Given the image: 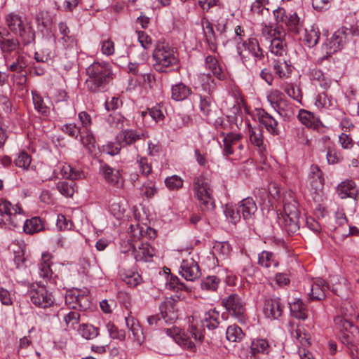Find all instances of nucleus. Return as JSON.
Masks as SVG:
<instances>
[{
    "label": "nucleus",
    "instance_id": "1",
    "mask_svg": "<svg viewBox=\"0 0 359 359\" xmlns=\"http://www.w3.org/2000/svg\"><path fill=\"white\" fill-rule=\"evenodd\" d=\"M87 88L93 93L107 90L108 85L114 79L111 65L105 61H95L86 69Z\"/></svg>",
    "mask_w": 359,
    "mask_h": 359
},
{
    "label": "nucleus",
    "instance_id": "2",
    "mask_svg": "<svg viewBox=\"0 0 359 359\" xmlns=\"http://www.w3.org/2000/svg\"><path fill=\"white\" fill-rule=\"evenodd\" d=\"M27 217V212L20 203L13 204L7 199L0 198L1 227L20 228Z\"/></svg>",
    "mask_w": 359,
    "mask_h": 359
},
{
    "label": "nucleus",
    "instance_id": "3",
    "mask_svg": "<svg viewBox=\"0 0 359 359\" xmlns=\"http://www.w3.org/2000/svg\"><path fill=\"white\" fill-rule=\"evenodd\" d=\"M4 20L9 31L18 36L25 45L34 41V31L25 18L12 12L7 14Z\"/></svg>",
    "mask_w": 359,
    "mask_h": 359
},
{
    "label": "nucleus",
    "instance_id": "4",
    "mask_svg": "<svg viewBox=\"0 0 359 359\" xmlns=\"http://www.w3.org/2000/svg\"><path fill=\"white\" fill-rule=\"evenodd\" d=\"M195 196L198 201V205L203 212H211L215 208V200L212 198V189L210 180L203 175L196 177L194 180Z\"/></svg>",
    "mask_w": 359,
    "mask_h": 359
},
{
    "label": "nucleus",
    "instance_id": "5",
    "mask_svg": "<svg viewBox=\"0 0 359 359\" xmlns=\"http://www.w3.org/2000/svg\"><path fill=\"white\" fill-rule=\"evenodd\" d=\"M273 13L277 24L283 26L286 34L298 35L303 30L304 20L299 17L297 13L287 12L281 7L275 9Z\"/></svg>",
    "mask_w": 359,
    "mask_h": 359
},
{
    "label": "nucleus",
    "instance_id": "6",
    "mask_svg": "<svg viewBox=\"0 0 359 359\" xmlns=\"http://www.w3.org/2000/svg\"><path fill=\"white\" fill-rule=\"evenodd\" d=\"M281 224L288 233H295L300 227V212L298 208V203L292 199L285 202L283 214L280 219Z\"/></svg>",
    "mask_w": 359,
    "mask_h": 359
},
{
    "label": "nucleus",
    "instance_id": "7",
    "mask_svg": "<svg viewBox=\"0 0 359 359\" xmlns=\"http://www.w3.org/2000/svg\"><path fill=\"white\" fill-rule=\"evenodd\" d=\"M200 81L201 87L206 94L200 95L199 109L201 115L207 117L212 112V97L211 93L214 90L215 85L214 79L209 73L201 74Z\"/></svg>",
    "mask_w": 359,
    "mask_h": 359
},
{
    "label": "nucleus",
    "instance_id": "8",
    "mask_svg": "<svg viewBox=\"0 0 359 359\" xmlns=\"http://www.w3.org/2000/svg\"><path fill=\"white\" fill-rule=\"evenodd\" d=\"M29 296L31 302L38 308L47 309L54 304L55 299L52 292L43 285L33 284L29 290Z\"/></svg>",
    "mask_w": 359,
    "mask_h": 359
},
{
    "label": "nucleus",
    "instance_id": "9",
    "mask_svg": "<svg viewBox=\"0 0 359 359\" xmlns=\"http://www.w3.org/2000/svg\"><path fill=\"white\" fill-rule=\"evenodd\" d=\"M236 48L243 63L247 62L250 56L254 58L255 61L261 60L264 57V51L255 38L248 39L242 42H237Z\"/></svg>",
    "mask_w": 359,
    "mask_h": 359
},
{
    "label": "nucleus",
    "instance_id": "10",
    "mask_svg": "<svg viewBox=\"0 0 359 359\" xmlns=\"http://www.w3.org/2000/svg\"><path fill=\"white\" fill-rule=\"evenodd\" d=\"M334 323L341 332L340 336L341 342L350 348L354 346V341L358 331L357 327L350 319L346 315L338 316L334 318Z\"/></svg>",
    "mask_w": 359,
    "mask_h": 359
},
{
    "label": "nucleus",
    "instance_id": "11",
    "mask_svg": "<svg viewBox=\"0 0 359 359\" xmlns=\"http://www.w3.org/2000/svg\"><path fill=\"white\" fill-rule=\"evenodd\" d=\"M88 289L74 288L67 292L65 304L71 309L86 310L90 306Z\"/></svg>",
    "mask_w": 359,
    "mask_h": 359
},
{
    "label": "nucleus",
    "instance_id": "12",
    "mask_svg": "<svg viewBox=\"0 0 359 359\" xmlns=\"http://www.w3.org/2000/svg\"><path fill=\"white\" fill-rule=\"evenodd\" d=\"M160 310L162 319H160V318L158 317V321H161L159 325L161 326L160 330L161 334H166L168 337H170L173 341L178 343L180 330L175 326H171L169 327H162L163 323L168 324L174 323L177 318V313L173 311L172 306H170L168 309H166L165 310H164L163 306H161Z\"/></svg>",
    "mask_w": 359,
    "mask_h": 359
},
{
    "label": "nucleus",
    "instance_id": "13",
    "mask_svg": "<svg viewBox=\"0 0 359 359\" xmlns=\"http://www.w3.org/2000/svg\"><path fill=\"white\" fill-rule=\"evenodd\" d=\"M222 304L230 315L235 317L241 323L246 320L245 303L237 294H231L222 300Z\"/></svg>",
    "mask_w": 359,
    "mask_h": 359
},
{
    "label": "nucleus",
    "instance_id": "14",
    "mask_svg": "<svg viewBox=\"0 0 359 359\" xmlns=\"http://www.w3.org/2000/svg\"><path fill=\"white\" fill-rule=\"evenodd\" d=\"M53 255L48 252L43 251L41 253V259L37 264V273L39 278H42L45 281H50L53 278H56L57 276L54 275V273L51 269L53 265Z\"/></svg>",
    "mask_w": 359,
    "mask_h": 359
},
{
    "label": "nucleus",
    "instance_id": "15",
    "mask_svg": "<svg viewBox=\"0 0 359 359\" xmlns=\"http://www.w3.org/2000/svg\"><path fill=\"white\" fill-rule=\"evenodd\" d=\"M58 32L56 34L57 43L65 49H70L76 46V39L71 33L70 29L65 22H60L57 24Z\"/></svg>",
    "mask_w": 359,
    "mask_h": 359
},
{
    "label": "nucleus",
    "instance_id": "16",
    "mask_svg": "<svg viewBox=\"0 0 359 359\" xmlns=\"http://www.w3.org/2000/svg\"><path fill=\"white\" fill-rule=\"evenodd\" d=\"M177 62V59L174 55V50L168 46L158 45V72H168L170 69L166 68L172 66Z\"/></svg>",
    "mask_w": 359,
    "mask_h": 359
},
{
    "label": "nucleus",
    "instance_id": "17",
    "mask_svg": "<svg viewBox=\"0 0 359 359\" xmlns=\"http://www.w3.org/2000/svg\"><path fill=\"white\" fill-rule=\"evenodd\" d=\"M158 290L162 292L166 291H175L177 285V277L171 273L170 269L164 266L162 271L158 272Z\"/></svg>",
    "mask_w": 359,
    "mask_h": 359
},
{
    "label": "nucleus",
    "instance_id": "18",
    "mask_svg": "<svg viewBox=\"0 0 359 359\" xmlns=\"http://www.w3.org/2000/svg\"><path fill=\"white\" fill-rule=\"evenodd\" d=\"M347 32L348 29L343 27L333 34L328 42L325 43L327 53H335L345 45L347 41Z\"/></svg>",
    "mask_w": 359,
    "mask_h": 359
},
{
    "label": "nucleus",
    "instance_id": "19",
    "mask_svg": "<svg viewBox=\"0 0 359 359\" xmlns=\"http://www.w3.org/2000/svg\"><path fill=\"white\" fill-rule=\"evenodd\" d=\"M283 310V304L279 297H273L265 300L263 311L267 318L278 319L282 316Z\"/></svg>",
    "mask_w": 359,
    "mask_h": 359
},
{
    "label": "nucleus",
    "instance_id": "20",
    "mask_svg": "<svg viewBox=\"0 0 359 359\" xmlns=\"http://www.w3.org/2000/svg\"><path fill=\"white\" fill-rule=\"evenodd\" d=\"M180 273L189 281H194L201 275L199 266L193 259H184L182 262Z\"/></svg>",
    "mask_w": 359,
    "mask_h": 359
},
{
    "label": "nucleus",
    "instance_id": "21",
    "mask_svg": "<svg viewBox=\"0 0 359 359\" xmlns=\"http://www.w3.org/2000/svg\"><path fill=\"white\" fill-rule=\"evenodd\" d=\"M100 172L103 176L105 182L114 187L121 186L123 179L118 170L114 169L107 164L100 166Z\"/></svg>",
    "mask_w": 359,
    "mask_h": 359
},
{
    "label": "nucleus",
    "instance_id": "22",
    "mask_svg": "<svg viewBox=\"0 0 359 359\" xmlns=\"http://www.w3.org/2000/svg\"><path fill=\"white\" fill-rule=\"evenodd\" d=\"M144 138L142 133L132 129H127L120 132L116 137V140L121 147H126L135 144L137 141Z\"/></svg>",
    "mask_w": 359,
    "mask_h": 359
},
{
    "label": "nucleus",
    "instance_id": "23",
    "mask_svg": "<svg viewBox=\"0 0 359 359\" xmlns=\"http://www.w3.org/2000/svg\"><path fill=\"white\" fill-rule=\"evenodd\" d=\"M126 325L132 332L133 340L137 345H140L144 341V334L138 321L130 314L125 317Z\"/></svg>",
    "mask_w": 359,
    "mask_h": 359
},
{
    "label": "nucleus",
    "instance_id": "24",
    "mask_svg": "<svg viewBox=\"0 0 359 359\" xmlns=\"http://www.w3.org/2000/svg\"><path fill=\"white\" fill-rule=\"evenodd\" d=\"M257 205L252 198H246L243 199L238 205V212L242 214L245 220H252L255 213L257 211Z\"/></svg>",
    "mask_w": 359,
    "mask_h": 359
},
{
    "label": "nucleus",
    "instance_id": "25",
    "mask_svg": "<svg viewBox=\"0 0 359 359\" xmlns=\"http://www.w3.org/2000/svg\"><path fill=\"white\" fill-rule=\"evenodd\" d=\"M155 252L154 248L147 243H142L138 248L134 246V255L137 261L151 262Z\"/></svg>",
    "mask_w": 359,
    "mask_h": 359
},
{
    "label": "nucleus",
    "instance_id": "26",
    "mask_svg": "<svg viewBox=\"0 0 359 359\" xmlns=\"http://www.w3.org/2000/svg\"><path fill=\"white\" fill-rule=\"evenodd\" d=\"M262 34L266 39H269L270 41L273 39H285L286 36L285 29L281 25L276 26L266 25H265L262 29Z\"/></svg>",
    "mask_w": 359,
    "mask_h": 359
},
{
    "label": "nucleus",
    "instance_id": "27",
    "mask_svg": "<svg viewBox=\"0 0 359 359\" xmlns=\"http://www.w3.org/2000/svg\"><path fill=\"white\" fill-rule=\"evenodd\" d=\"M330 289V285L323 279L318 278L311 288L310 298L321 300L325 297V290Z\"/></svg>",
    "mask_w": 359,
    "mask_h": 359
},
{
    "label": "nucleus",
    "instance_id": "28",
    "mask_svg": "<svg viewBox=\"0 0 359 359\" xmlns=\"http://www.w3.org/2000/svg\"><path fill=\"white\" fill-rule=\"evenodd\" d=\"M348 226L347 219L344 212H337L334 216V224L330 225V229L339 236H346Z\"/></svg>",
    "mask_w": 359,
    "mask_h": 359
},
{
    "label": "nucleus",
    "instance_id": "29",
    "mask_svg": "<svg viewBox=\"0 0 359 359\" xmlns=\"http://www.w3.org/2000/svg\"><path fill=\"white\" fill-rule=\"evenodd\" d=\"M5 64L8 69L13 72H21L27 67L25 57L19 53L17 55L6 57Z\"/></svg>",
    "mask_w": 359,
    "mask_h": 359
},
{
    "label": "nucleus",
    "instance_id": "30",
    "mask_svg": "<svg viewBox=\"0 0 359 359\" xmlns=\"http://www.w3.org/2000/svg\"><path fill=\"white\" fill-rule=\"evenodd\" d=\"M337 194L341 198H355L357 189L352 180L342 182L337 187Z\"/></svg>",
    "mask_w": 359,
    "mask_h": 359
},
{
    "label": "nucleus",
    "instance_id": "31",
    "mask_svg": "<svg viewBox=\"0 0 359 359\" xmlns=\"http://www.w3.org/2000/svg\"><path fill=\"white\" fill-rule=\"evenodd\" d=\"M57 170L60 176L65 179L74 181L81 177V172L79 170L73 168L66 163H59Z\"/></svg>",
    "mask_w": 359,
    "mask_h": 359
},
{
    "label": "nucleus",
    "instance_id": "32",
    "mask_svg": "<svg viewBox=\"0 0 359 359\" xmlns=\"http://www.w3.org/2000/svg\"><path fill=\"white\" fill-rule=\"evenodd\" d=\"M21 226H22L23 231L28 234H33L43 229V222L38 217H34L31 219L25 217Z\"/></svg>",
    "mask_w": 359,
    "mask_h": 359
},
{
    "label": "nucleus",
    "instance_id": "33",
    "mask_svg": "<svg viewBox=\"0 0 359 359\" xmlns=\"http://www.w3.org/2000/svg\"><path fill=\"white\" fill-rule=\"evenodd\" d=\"M18 249H13L14 257L13 262L16 269H24L25 267V243L23 241H18L13 244Z\"/></svg>",
    "mask_w": 359,
    "mask_h": 359
},
{
    "label": "nucleus",
    "instance_id": "34",
    "mask_svg": "<svg viewBox=\"0 0 359 359\" xmlns=\"http://www.w3.org/2000/svg\"><path fill=\"white\" fill-rule=\"evenodd\" d=\"M309 180L311 186L315 189L318 190L323 187L324 178L323 173L320 168L316 165H311L310 168V172L309 175Z\"/></svg>",
    "mask_w": 359,
    "mask_h": 359
},
{
    "label": "nucleus",
    "instance_id": "35",
    "mask_svg": "<svg viewBox=\"0 0 359 359\" xmlns=\"http://www.w3.org/2000/svg\"><path fill=\"white\" fill-rule=\"evenodd\" d=\"M109 211L116 219H121L126 211L123 200L118 198H111L109 201Z\"/></svg>",
    "mask_w": 359,
    "mask_h": 359
},
{
    "label": "nucleus",
    "instance_id": "36",
    "mask_svg": "<svg viewBox=\"0 0 359 359\" xmlns=\"http://www.w3.org/2000/svg\"><path fill=\"white\" fill-rule=\"evenodd\" d=\"M269 48L272 54L281 58L286 57L287 46L285 42V39H271Z\"/></svg>",
    "mask_w": 359,
    "mask_h": 359
},
{
    "label": "nucleus",
    "instance_id": "37",
    "mask_svg": "<svg viewBox=\"0 0 359 359\" xmlns=\"http://www.w3.org/2000/svg\"><path fill=\"white\" fill-rule=\"evenodd\" d=\"M205 66L219 80L224 79L225 75L215 57L211 55L207 56L205 58Z\"/></svg>",
    "mask_w": 359,
    "mask_h": 359
},
{
    "label": "nucleus",
    "instance_id": "38",
    "mask_svg": "<svg viewBox=\"0 0 359 359\" xmlns=\"http://www.w3.org/2000/svg\"><path fill=\"white\" fill-rule=\"evenodd\" d=\"M298 118L302 123L309 128H316L319 126V119L313 114L304 109L299 112Z\"/></svg>",
    "mask_w": 359,
    "mask_h": 359
},
{
    "label": "nucleus",
    "instance_id": "39",
    "mask_svg": "<svg viewBox=\"0 0 359 359\" xmlns=\"http://www.w3.org/2000/svg\"><path fill=\"white\" fill-rule=\"evenodd\" d=\"M191 93L190 88L182 83H177L172 87V97L177 101L186 99Z\"/></svg>",
    "mask_w": 359,
    "mask_h": 359
},
{
    "label": "nucleus",
    "instance_id": "40",
    "mask_svg": "<svg viewBox=\"0 0 359 359\" xmlns=\"http://www.w3.org/2000/svg\"><path fill=\"white\" fill-rule=\"evenodd\" d=\"M78 333L86 340H91L99 334V329L88 323H83L78 328Z\"/></svg>",
    "mask_w": 359,
    "mask_h": 359
},
{
    "label": "nucleus",
    "instance_id": "41",
    "mask_svg": "<svg viewBox=\"0 0 359 359\" xmlns=\"http://www.w3.org/2000/svg\"><path fill=\"white\" fill-rule=\"evenodd\" d=\"M260 122L264 125L267 130L273 135H278V122L272 116L264 111L259 116Z\"/></svg>",
    "mask_w": 359,
    "mask_h": 359
},
{
    "label": "nucleus",
    "instance_id": "42",
    "mask_svg": "<svg viewBox=\"0 0 359 359\" xmlns=\"http://www.w3.org/2000/svg\"><path fill=\"white\" fill-rule=\"evenodd\" d=\"M241 138V135L234 133H229L224 137V151L226 155L233 153V147L238 144Z\"/></svg>",
    "mask_w": 359,
    "mask_h": 359
},
{
    "label": "nucleus",
    "instance_id": "43",
    "mask_svg": "<svg viewBox=\"0 0 359 359\" xmlns=\"http://www.w3.org/2000/svg\"><path fill=\"white\" fill-rule=\"evenodd\" d=\"M121 279L130 287H136L142 282V277L137 273L132 271L120 272Z\"/></svg>",
    "mask_w": 359,
    "mask_h": 359
},
{
    "label": "nucleus",
    "instance_id": "44",
    "mask_svg": "<svg viewBox=\"0 0 359 359\" xmlns=\"http://www.w3.org/2000/svg\"><path fill=\"white\" fill-rule=\"evenodd\" d=\"M219 313L215 310H210L204 314V325L209 330L217 328L219 324Z\"/></svg>",
    "mask_w": 359,
    "mask_h": 359
},
{
    "label": "nucleus",
    "instance_id": "45",
    "mask_svg": "<svg viewBox=\"0 0 359 359\" xmlns=\"http://www.w3.org/2000/svg\"><path fill=\"white\" fill-rule=\"evenodd\" d=\"M184 344L188 345V348L191 349L195 346L194 341L201 342L203 339V335L201 332L198 330L196 327H191V330L184 337H182Z\"/></svg>",
    "mask_w": 359,
    "mask_h": 359
},
{
    "label": "nucleus",
    "instance_id": "46",
    "mask_svg": "<svg viewBox=\"0 0 359 359\" xmlns=\"http://www.w3.org/2000/svg\"><path fill=\"white\" fill-rule=\"evenodd\" d=\"M290 313L292 316L297 319L305 320L307 318L306 306L302 301L298 299L292 304L289 303Z\"/></svg>",
    "mask_w": 359,
    "mask_h": 359
},
{
    "label": "nucleus",
    "instance_id": "47",
    "mask_svg": "<svg viewBox=\"0 0 359 359\" xmlns=\"http://www.w3.org/2000/svg\"><path fill=\"white\" fill-rule=\"evenodd\" d=\"M273 69L276 74L280 78L287 76L290 72V65L288 64L286 57L280 58L276 60Z\"/></svg>",
    "mask_w": 359,
    "mask_h": 359
},
{
    "label": "nucleus",
    "instance_id": "48",
    "mask_svg": "<svg viewBox=\"0 0 359 359\" xmlns=\"http://www.w3.org/2000/svg\"><path fill=\"white\" fill-rule=\"evenodd\" d=\"M258 264L266 268H269L272 266L276 267L278 265V262L275 260L274 255L268 251H263L259 254Z\"/></svg>",
    "mask_w": 359,
    "mask_h": 359
},
{
    "label": "nucleus",
    "instance_id": "49",
    "mask_svg": "<svg viewBox=\"0 0 359 359\" xmlns=\"http://www.w3.org/2000/svg\"><path fill=\"white\" fill-rule=\"evenodd\" d=\"M268 101L270 102L271 106L276 110L280 115H283V100H282V93L278 90H275L271 91V93L268 95Z\"/></svg>",
    "mask_w": 359,
    "mask_h": 359
},
{
    "label": "nucleus",
    "instance_id": "50",
    "mask_svg": "<svg viewBox=\"0 0 359 359\" xmlns=\"http://www.w3.org/2000/svg\"><path fill=\"white\" fill-rule=\"evenodd\" d=\"M31 93L34 109L39 113L43 115H47L49 113V108L44 103L43 97L36 90H32Z\"/></svg>",
    "mask_w": 359,
    "mask_h": 359
},
{
    "label": "nucleus",
    "instance_id": "51",
    "mask_svg": "<svg viewBox=\"0 0 359 359\" xmlns=\"http://www.w3.org/2000/svg\"><path fill=\"white\" fill-rule=\"evenodd\" d=\"M250 140L252 144L255 145L261 153L266 150L264 145L263 135L259 128L250 129Z\"/></svg>",
    "mask_w": 359,
    "mask_h": 359
},
{
    "label": "nucleus",
    "instance_id": "52",
    "mask_svg": "<svg viewBox=\"0 0 359 359\" xmlns=\"http://www.w3.org/2000/svg\"><path fill=\"white\" fill-rule=\"evenodd\" d=\"M250 351L253 355L257 353L267 354L269 352V345L266 340L259 339L251 344Z\"/></svg>",
    "mask_w": 359,
    "mask_h": 359
},
{
    "label": "nucleus",
    "instance_id": "53",
    "mask_svg": "<svg viewBox=\"0 0 359 359\" xmlns=\"http://www.w3.org/2000/svg\"><path fill=\"white\" fill-rule=\"evenodd\" d=\"M32 156L25 151H20L18 156L14 159L15 166L25 170H28L31 168Z\"/></svg>",
    "mask_w": 359,
    "mask_h": 359
},
{
    "label": "nucleus",
    "instance_id": "54",
    "mask_svg": "<svg viewBox=\"0 0 359 359\" xmlns=\"http://www.w3.org/2000/svg\"><path fill=\"white\" fill-rule=\"evenodd\" d=\"M304 41L309 47L316 46L320 38V32L318 29L311 27L310 29H305Z\"/></svg>",
    "mask_w": 359,
    "mask_h": 359
},
{
    "label": "nucleus",
    "instance_id": "55",
    "mask_svg": "<svg viewBox=\"0 0 359 359\" xmlns=\"http://www.w3.org/2000/svg\"><path fill=\"white\" fill-rule=\"evenodd\" d=\"M220 280L215 276H209L201 280V287L203 290L215 292L217 290Z\"/></svg>",
    "mask_w": 359,
    "mask_h": 359
},
{
    "label": "nucleus",
    "instance_id": "56",
    "mask_svg": "<svg viewBox=\"0 0 359 359\" xmlns=\"http://www.w3.org/2000/svg\"><path fill=\"white\" fill-rule=\"evenodd\" d=\"M75 186L76 183L73 181L70 182L62 181L57 184L56 188L62 196L72 197L76 191Z\"/></svg>",
    "mask_w": 359,
    "mask_h": 359
},
{
    "label": "nucleus",
    "instance_id": "57",
    "mask_svg": "<svg viewBox=\"0 0 359 359\" xmlns=\"http://www.w3.org/2000/svg\"><path fill=\"white\" fill-rule=\"evenodd\" d=\"M226 339L232 342L240 341L243 336L244 333L243 332L241 327H239L236 325H232L227 327L226 332Z\"/></svg>",
    "mask_w": 359,
    "mask_h": 359
},
{
    "label": "nucleus",
    "instance_id": "58",
    "mask_svg": "<svg viewBox=\"0 0 359 359\" xmlns=\"http://www.w3.org/2000/svg\"><path fill=\"white\" fill-rule=\"evenodd\" d=\"M109 336L112 339L123 341L126 339V332L119 330L114 323L109 322L106 325Z\"/></svg>",
    "mask_w": 359,
    "mask_h": 359
},
{
    "label": "nucleus",
    "instance_id": "59",
    "mask_svg": "<svg viewBox=\"0 0 359 359\" xmlns=\"http://www.w3.org/2000/svg\"><path fill=\"white\" fill-rule=\"evenodd\" d=\"M204 29L207 41L209 44V48L211 51L215 52L217 50V39L215 36V32L213 30L212 25L209 22H207Z\"/></svg>",
    "mask_w": 359,
    "mask_h": 359
},
{
    "label": "nucleus",
    "instance_id": "60",
    "mask_svg": "<svg viewBox=\"0 0 359 359\" xmlns=\"http://www.w3.org/2000/svg\"><path fill=\"white\" fill-rule=\"evenodd\" d=\"M100 48L102 54L109 57L115 53V46L114 41L108 38L102 39L100 43Z\"/></svg>",
    "mask_w": 359,
    "mask_h": 359
},
{
    "label": "nucleus",
    "instance_id": "61",
    "mask_svg": "<svg viewBox=\"0 0 359 359\" xmlns=\"http://www.w3.org/2000/svg\"><path fill=\"white\" fill-rule=\"evenodd\" d=\"M125 121V118L119 113L111 114L107 119V122L110 127L115 129L123 128Z\"/></svg>",
    "mask_w": 359,
    "mask_h": 359
},
{
    "label": "nucleus",
    "instance_id": "62",
    "mask_svg": "<svg viewBox=\"0 0 359 359\" xmlns=\"http://www.w3.org/2000/svg\"><path fill=\"white\" fill-rule=\"evenodd\" d=\"M80 140L85 147L90 149L95 143V138L92 133L89 130H81L80 134Z\"/></svg>",
    "mask_w": 359,
    "mask_h": 359
},
{
    "label": "nucleus",
    "instance_id": "63",
    "mask_svg": "<svg viewBox=\"0 0 359 359\" xmlns=\"http://www.w3.org/2000/svg\"><path fill=\"white\" fill-rule=\"evenodd\" d=\"M284 90L289 97L299 102H301L302 95L299 88L290 83L285 86Z\"/></svg>",
    "mask_w": 359,
    "mask_h": 359
},
{
    "label": "nucleus",
    "instance_id": "64",
    "mask_svg": "<svg viewBox=\"0 0 359 359\" xmlns=\"http://www.w3.org/2000/svg\"><path fill=\"white\" fill-rule=\"evenodd\" d=\"M80 315L77 311H70L64 316V320L68 328L74 329V325L79 323Z\"/></svg>",
    "mask_w": 359,
    "mask_h": 359
}]
</instances>
